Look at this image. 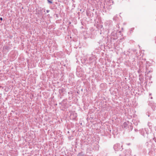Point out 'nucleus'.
<instances>
[{"label": "nucleus", "mask_w": 156, "mask_h": 156, "mask_svg": "<svg viewBox=\"0 0 156 156\" xmlns=\"http://www.w3.org/2000/svg\"><path fill=\"white\" fill-rule=\"evenodd\" d=\"M122 146L120 144H117L114 145V148L115 151H118L121 150Z\"/></svg>", "instance_id": "obj_1"}, {"label": "nucleus", "mask_w": 156, "mask_h": 156, "mask_svg": "<svg viewBox=\"0 0 156 156\" xmlns=\"http://www.w3.org/2000/svg\"><path fill=\"white\" fill-rule=\"evenodd\" d=\"M77 116V115L76 113L74 112H72L70 114V117L72 119H75Z\"/></svg>", "instance_id": "obj_2"}, {"label": "nucleus", "mask_w": 156, "mask_h": 156, "mask_svg": "<svg viewBox=\"0 0 156 156\" xmlns=\"http://www.w3.org/2000/svg\"><path fill=\"white\" fill-rule=\"evenodd\" d=\"M129 123V122L128 121L124 122L122 125V127L124 128L126 127Z\"/></svg>", "instance_id": "obj_3"}, {"label": "nucleus", "mask_w": 156, "mask_h": 156, "mask_svg": "<svg viewBox=\"0 0 156 156\" xmlns=\"http://www.w3.org/2000/svg\"><path fill=\"white\" fill-rule=\"evenodd\" d=\"M149 105L150 106H151L152 108V109L154 108L155 107V104L152 102H150L149 103Z\"/></svg>", "instance_id": "obj_4"}, {"label": "nucleus", "mask_w": 156, "mask_h": 156, "mask_svg": "<svg viewBox=\"0 0 156 156\" xmlns=\"http://www.w3.org/2000/svg\"><path fill=\"white\" fill-rule=\"evenodd\" d=\"M113 3V1L112 0H109V2H108V5H112Z\"/></svg>", "instance_id": "obj_5"}, {"label": "nucleus", "mask_w": 156, "mask_h": 156, "mask_svg": "<svg viewBox=\"0 0 156 156\" xmlns=\"http://www.w3.org/2000/svg\"><path fill=\"white\" fill-rule=\"evenodd\" d=\"M148 125L149 128L151 129L152 127V123L150 122H149L148 123Z\"/></svg>", "instance_id": "obj_6"}, {"label": "nucleus", "mask_w": 156, "mask_h": 156, "mask_svg": "<svg viewBox=\"0 0 156 156\" xmlns=\"http://www.w3.org/2000/svg\"><path fill=\"white\" fill-rule=\"evenodd\" d=\"M133 123L135 125H138V122L136 121L135 122V120H134L133 121Z\"/></svg>", "instance_id": "obj_7"}, {"label": "nucleus", "mask_w": 156, "mask_h": 156, "mask_svg": "<svg viewBox=\"0 0 156 156\" xmlns=\"http://www.w3.org/2000/svg\"><path fill=\"white\" fill-rule=\"evenodd\" d=\"M77 156H84L83 153H80L79 154L77 155Z\"/></svg>", "instance_id": "obj_8"}, {"label": "nucleus", "mask_w": 156, "mask_h": 156, "mask_svg": "<svg viewBox=\"0 0 156 156\" xmlns=\"http://www.w3.org/2000/svg\"><path fill=\"white\" fill-rule=\"evenodd\" d=\"M134 29V28H131L130 29V31H133Z\"/></svg>", "instance_id": "obj_9"}, {"label": "nucleus", "mask_w": 156, "mask_h": 156, "mask_svg": "<svg viewBox=\"0 0 156 156\" xmlns=\"http://www.w3.org/2000/svg\"><path fill=\"white\" fill-rule=\"evenodd\" d=\"M48 2L49 3H52V2H51V1H49V0H48Z\"/></svg>", "instance_id": "obj_10"}, {"label": "nucleus", "mask_w": 156, "mask_h": 156, "mask_svg": "<svg viewBox=\"0 0 156 156\" xmlns=\"http://www.w3.org/2000/svg\"><path fill=\"white\" fill-rule=\"evenodd\" d=\"M0 20H2V18H0Z\"/></svg>", "instance_id": "obj_11"}, {"label": "nucleus", "mask_w": 156, "mask_h": 156, "mask_svg": "<svg viewBox=\"0 0 156 156\" xmlns=\"http://www.w3.org/2000/svg\"><path fill=\"white\" fill-rule=\"evenodd\" d=\"M47 12H48V10H47Z\"/></svg>", "instance_id": "obj_12"}, {"label": "nucleus", "mask_w": 156, "mask_h": 156, "mask_svg": "<svg viewBox=\"0 0 156 156\" xmlns=\"http://www.w3.org/2000/svg\"><path fill=\"white\" fill-rule=\"evenodd\" d=\"M151 99H152V97H151Z\"/></svg>", "instance_id": "obj_13"}, {"label": "nucleus", "mask_w": 156, "mask_h": 156, "mask_svg": "<svg viewBox=\"0 0 156 156\" xmlns=\"http://www.w3.org/2000/svg\"><path fill=\"white\" fill-rule=\"evenodd\" d=\"M150 116V115H148V116L149 117Z\"/></svg>", "instance_id": "obj_14"}, {"label": "nucleus", "mask_w": 156, "mask_h": 156, "mask_svg": "<svg viewBox=\"0 0 156 156\" xmlns=\"http://www.w3.org/2000/svg\"><path fill=\"white\" fill-rule=\"evenodd\" d=\"M151 94H149V95H151Z\"/></svg>", "instance_id": "obj_15"}]
</instances>
